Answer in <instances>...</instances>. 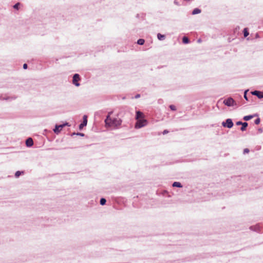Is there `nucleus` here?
<instances>
[{"label":"nucleus","mask_w":263,"mask_h":263,"mask_svg":"<svg viewBox=\"0 0 263 263\" xmlns=\"http://www.w3.org/2000/svg\"><path fill=\"white\" fill-rule=\"evenodd\" d=\"M168 133V131L167 130H164L163 132V133H163V135H165V134H167V133Z\"/></svg>","instance_id":"obj_32"},{"label":"nucleus","mask_w":263,"mask_h":263,"mask_svg":"<svg viewBox=\"0 0 263 263\" xmlns=\"http://www.w3.org/2000/svg\"><path fill=\"white\" fill-rule=\"evenodd\" d=\"M250 228L252 230H253V231H255L256 232H260L259 226L258 225L250 227Z\"/></svg>","instance_id":"obj_12"},{"label":"nucleus","mask_w":263,"mask_h":263,"mask_svg":"<svg viewBox=\"0 0 263 263\" xmlns=\"http://www.w3.org/2000/svg\"><path fill=\"white\" fill-rule=\"evenodd\" d=\"M157 38L159 40L162 41L165 39V36L159 33L157 34Z\"/></svg>","instance_id":"obj_13"},{"label":"nucleus","mask_w":263,"mask_h":263,"mask_svg":"<svg viewBox=\"0 0 263 263\" xmlns=\"http://www.w3.org/2000/svg\"><path fill=\"white\" fill-rule=\"evenodd\" d=\"M222 125L223 127L231 128L233 126V123L231 119H227L225 122L222 123Z\"/></svg>","instance_id":"obj_5"},{"label":"nucleus","mask_w":263,"mask_h":263,"mask_svg":"<svg viewBox=\"0 0 263 263\" xmlns=\"http://www.w3.org/2000/svg\"><path fill=\"white\" fill-rule=\"evenodd\" d=\"M247 90L245 91V93H244V98L246 100H248V98L247 97Z\"/></svg>","instance_id":"obj_27"},{"label":"nucleus","mask_w":263,"mask_h":263,"mask_svg":"<svg viewBox=\"0 0 263 263\" xmlns=\"http://www.w3.org/2000/svg\"><path fill=\"white\" fill-rule=\"evenodd\" d=\"M254 123H255V124H259V123H260V119H259V118H257V119H256L255 120Z\"/></svg>","instance_id":"obj_25"},{"label":"nucleus","mask_w":263,"mask_h":263,"mask_svg":"<svg viewBox=\"0 0 263 263\" xmlns=\"http://www.w3.org/2000/svg\"><path fill=\"white\" fill-rule=\"evenodd\" d=\"M253 117H254V116H253V115L246 116L243 117V119L245 121H248V120L251 119Z\"/></svg>","instance_id":"obj_17"},{"label":"nucleus","mask_w":263,"mask_h":263,"mask_svg":"<svg viewBox=\"0 0 263 263\" xmlns=\"http://www.w3.org/2000/svg\"><path fill=\"white\" fill-rule=\"evenodd\" d=\"M80 80V76L78 74L76 73L73 76L72 82L74 85L76 86H79L80 84L78 83V81Z\"/></svg>","instance_id":"obj_6"},{"label":"nucleus","mask_w":263,"mask_h":263,"mask_svg":"<svg viewBox=\"0 0 263 263\" xmlns=\"http://www.w3.org/2000/svg\"><path fill=\"white\" fill-rule=\"evenodd\" d=\"M170 108L171 110H176V106L173 105H171L170 106Z\"/></svg>","instance_id":"obj_23"},{"label":"nucleus","mask_w":263,"mask_h":263,"mask_svg":"<svg viewBox=\"0 0 263 263\" xmlns=\"http://www.w3.org/2000/svg\"><path fill=\"white\" fill-rule=\"evenodd\" d=\"M223 104L227 106H233L236 104L234 100L230 97L227 99L224 100L223 102Z\"/></svg>","instance_id":"obj_3"},{"label":"nucleus","mask_w":263,"mask_h":263,"mask_svg":"<svg viewBox=\"0 0 263 263\" xmlns=\"http://www.w3.org/2000/svg\"><path fill=\"white\" fill-rule=\"evenodd\" d=\"M66 125L69 126L68 123L66 122L65 123L63 124L56 125L55 126V128L53 129L54 133H55L57 135L59 134L62 129V128Z\"/></svg>","instance_id":"obj_4"},{"label":"nucleus","mask_w":263,"mask_h":263,"mask_svg":"<svg viewBox=\"0 0 263 263\" xmlns=\"http://www.w3.org/2000/svg\"><path fill=\"white\" fill-rule=\"evenodd\" d=\"M87 117L86 115H84L83 117V122L81 124L79 125V129H81L83 128V127L86 126L87 123Z\"/></svg>","instance_id":"obj_7"},{"label":"nucleus","mask_w":263,"mask_h":263,"mask_svg":"<svg viewBox=\"0 0 263 263\" xmlns=\"http://www.w3.org/2000/svg\"><path fill=\"white\" fill-rule=\"evenodd\" d=\"M253 95L257 96L259 99L263 98V92H261L258 90H255L251 92Z\"/></svg>","instance_id":"obj_8"},{"label":"nucleus","mask_w":263,"mask_h":263,"mask_svg":"<svg viewBox=\"0 0 263 263\" xmlns=\"http://www.w3.org/2000/svg\"><path fill=\"white\" fill-rule=\"evenodd\" d=\"M16 98V97H2V96H0V99L1 100H7V101H12L13 100H14Z\"/></svg>","instance_id":"obj_9"},{"label":"nucleus","mask_w":263,"mask_h":263,"mask_svg":"<svg viewBox=\"0 0 263 263\" xmlns=\"http://www.w3.org/2000/svg\"><path fill=\"white\" fill-rule=\"evenodd\" d=\"M258 132H259V133H261L262 132V131H263L262 128H258Z\"/></svg>","instance_id":"obj_30"},{"label":"nucleus","mask_w":263,"mask_h":263,"mask_svg":"<svg viewBox=\"0 0 263 263\" xmlns=\"http://www.w3.org/2000/svg\"><path fill=\"white\" fill-rule=\"evenodd\" d=\"M143 117H144V115H143V114L142 112H141L140 111H137L136 112V119L137 120H138L140 118H143Z\"/></svg>","instance_id":"obj_11"},{"label":"nucleus","mask_w":263,"mask_h":263,"mask_svg":"<svg viewBox=\"0 0 263 263\" xmlns=\"http://www.w3.org/2000/svg\"><path fill=\"white\" fill-rule=\"evenodd\" d=\"M172 185L173 187H182V185H181V184L179 182H174L173 183Z\"/></svg>","instance_id":"obj_15"},{"label":"nucleus","mask_w":263,"mask_h":263,"mask_svg":"<svg viewBox=\"0 0 263 263\" xmlns=\"http://www.w3.org/2000/svg\"><path fill=\"white\" fill-rule=\"evenodd\" d=\"M200 12H201L200 9H199L198 8H195L192 11V14L194 15V14L200 13Z\"/></svg>","instance_id":"obj_16"},{"label":"nucleus","mask_w":263,"mask_h":263,"mask_svg":"<svg viewBox=\"0 0 263 263\" xmlns=\"http://www.w3.org/2000/svg\"><path fill=\"white\" fill-rule=\"evenodd\" d=\"M26 144L27 146L30 147L33 145V142L31 138H28L26 141Z\"/></svg>","instance_id":"obj_10"},{"label":"nucleus","mask_w":263,"mask_h":263,"mask_svg":"<svg viewBox=\"0 0 263 263\" xmlns=\"http://www.w3.org/2000/svg\"><path fill=\"white\" fill-rule=\"evenodd\" d=\"M100 204L102 205H103L105 204L106 202V200L105 198H102L101 199H100Z\"/></svg>","instance_id":"obj_21"},{"label":"nucleus","mask_w":263,"mask_h":263,"mask_svg":"<svg viewBox=\"0 0 263 263\" xmlns=\"http://www.w3.org/2000/svg\"><path fill=\"white\" fill-rule=\"evenodd\" d=\"M24 174V172L22 171H17L16 172L15 174V177L17 178L21 174Z\"/></svg>","instance_id":"obj_19"},{"label":"nucleus","mask_w":263,"mask_h":263,"mask_svg":"<svg viewBox=\"0 0 263 263\" xmlns=\"http://www.w3.org/2000/svg\"><path fill=\"white\" fill-rule=\"evenodd\" d=\"M140 95L139 94H137V95L135 96V98L138 99V98H140Z\"/></svg>","instance_id":"obj_33"},{"label":"nucleus","mask_w":263,"mask_h":263,"mask_svg":"<svg viewBox=\"0 0 263 263\" xmlns=\"http://www.w3.org/2000/svg\"><path fill=\"white\" fill-rule=\"evenodd\" d=\"M135 124L136 128H140L146 126L147 124V121L145 119H138Z\"/></svg>","instance_id":"obj_2"},{"label":"nucleus","mask_w":263,"mask_h":263,"mask_svg":"<svg viewBox=\"0 0 263 263\" xmlns=\"http://www.w3.org/2000/svg\"><path fill=\"white\" fill-rule=\"evenodd\" d=\"M244 36L247 37L249 35V32L248 31L247 28H245L243 30Z\"/></svg>","instance_id":"obj_22"},{"label":"nucleus","mask_w":263,"mask_h":263,"mask_svg":"<svg viewBox=\"0 0 263 263\" xmlns=\"http://www.w3.org/2000/svg\"><path fill=\"white\" fill-rule=\"evenodd\" d=\"M144 40L143 39H139L137 41V43L139 44V45H142L144 44Z\"/></svg>","instance_id":"obj_20"},{"label":"nucleus","mask_w":263,"mask_h":263,"mask_svg":"<svg viewBox=\"0 0 263 263\" xmlns=\"http://www.w3.org/2000/svg\"><path fill=\"white\" fill-rule=\"evenodd\" d=\"M197 42H198V43H200V42H201V39H198V41H197Z\"/></svg>","instance_id":"obj_34"},{"label":"nucleus","mask_w":263,"mask_h":263,"mask_svg":"<svg viewBox=\"0 0 263 263\" xmlns=\"http://www.w3.org/2000/svg\"><path fill=\"white\" fill-rule=\"evenodd\" d=\"M242 123H243V122H242L241 121H238L236 122V125H242Z\"/></svg>","instance_id":"obj_29"},{"label":"nucleus","mask_w":263,"mask_h":263,"mask_svg":"<svg viewBox=\"0 0 263 263\" xmlns=\"http://www.w3.org/2000/svg\"><path fill=\"white\" fill-rule=\"evenodd\" d=\"M20 5V3H16V4H15L14 6H13V8L14 9H18V6Z\"/></svg>","instance_id":"obj_24"},{"label":"nucleus","mask_w":263,"mask_h":263,"mask_svg":"<svg viewBox=\"0 0 263 263\" xmlns=\"http://www.w3.org/2000/svg\"><path fill=\"white\" fill-rule=\"evenodd\" d=\"M249 152V149L248 148H245L244 150H243V153L245 154V153H248Z\"/></svg>","instance_id":"obj_28"},{"label":"nucleus","mask_w":263,"mask_h":263,"mask_svg":"<svg viewBox=\"0 0 263 263\" xmlns=\"http://www.w3.org/2000/svg\"><path fill=\"white\" fill-rule=\"evenodd\" d=\"M248 123L247 122H243V123L242 124V126L240 128L241 130V131H245L246 129V127L248 126Z\"/></svg>","instance_id":"obj_14"},{"label":"nucleus","mask_w":263,"mask_h":263,"mask_svg":"<svg viewBox=\"0 0 263 263\" xmlns=\"http://www.w3.org/2000/svg\"><path fill=\"white\" fill-rule=\"evenodd\" d=\"M27 64H24L23 65V68L25 69H27Z\"/></svg>","instance_id":"obj_31"},{"label":"nucleus","mask_w":263,"mask_h":263,"mask_svg":"<svg viewBox=\"0 0 263 263\" xmlns=\"http://www.w3.org/2000/svg\"><path fill=\"white\" fill-rule=\"evenodd\" d=\"M112 113V111L108 112V116L105 120V124L109 127H117L121 124L122 120L116 118H111L110 116Z\"/></svg>","instance_id":"obj_1"},{"label":"nucleus","mask_w":263,"mask_h":263,"mask_svg":"<svg viewBox=\"0 0 263 263\" xmlns=\"http://www.w3.org/2000/svg\"><path fill=\"white\" fill-rule=\"evenodd\" d=\"M73 135H75V134H76V133H73ZM76 135H79V136H84V134H83V133H77V134H76Z\"/></svg>","instance_id":"obj_26"},{"label":"nucleus","mask_w":263,"mask_h":263,"mask_svg":"<svg viewBox=\"0 0 263 263\" xmlns=\"http://www.w3.org/2000/svg\"><path fill=\"white\" fill-rule=\"evenodd\" d=\"M182 42L184 44H187L189 43V40L187 37L183 36L182 39Z\"/></svg>","instance_id":"obj_18"}]
</instances>
